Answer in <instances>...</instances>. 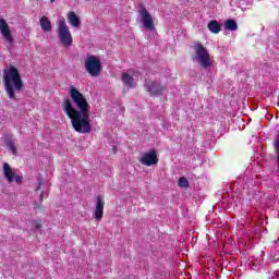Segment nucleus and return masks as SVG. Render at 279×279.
I'll use <instances>...</instances> for the list:
<instances>
[{"label":"nucleus","instance_id":"nucleus-1","mask_svg":"<svg viewBox=\"0 0 279 279\" xmlns=\"http://www.w3.org/2000/svg\"><path fill=\"white\" fill-rule=\"evenodd\" d=\"M71 99L65 98L61 105V108L70 119L72 128L78 134H90V105L86 99V96L77 90L74 86L70 87L69 90ZM73 104L76 108L73 107Z\"/></svg>","mask_w":279,"mask_h":279},{"label":"nucleus","instance_id":"nucleus-2","mask_svg":"<svg viewBox=\"0 0 279 279\" xmlns=\"http://www.w3.org/2000/svg\"><path fill=\"white\" fill-rule=\"evenodd\" d=\"M3 84L9 99L16 101V93H21L25 88L19 68L11 65L3 70Z\"/></svg>","mask_w":279,"mask_h":279},{"label":"nucleus","instance_id":"nucleus-3","mask_svg":"<svg viewBox=\"0 0 279 279\" xmlns=\"http://www.w3.org/2000/svg\"><path fill=\"white\" fill-rule=\"evenodd\" d=\"M193 49L195 54L192 57V60L198 62L202 69H210V66H213V61L210 60V52H208V49H206L199 41L194 43Z\"/></svg>","mask_w":279,"mask_h":279},{"label":"nucleus","instance_id":"nucleus-4","mask_svg":"<svg viewBox=\"0 0 279 279\" xmlns=\"http://www.w3.org/2000/svg\"><path fill=\"white\" fill-rule=\"evenodd\" d=\"M84 66L85 71L92 77H99V75H101V71H104V68L101 66V60L95 54L87 56L84 62Z\"/></svg>","mask_w":279,"mask_h":279},{"label":"nucleus","instance_id":"nucleus-5","mask_svg":"<svg viewBox=\"0 0 279 279\" xmlns=\"http://www.w3.org/2000/svg\"><path fill=\"white\" fill-rule=\"evenodd\" d=\"M59 40L63 47H71L73 45V36L71 35V31H69L64 17L59 21Z\"/></svg>","mask_w":279,"mask_h":279},{"label":"nucleus","instance_id":"nucleus-6","mask_svg":"<svg viewBox=\"0 0 279 279\" xmlns=\"http://www.w3.org/2000/svg\"><path fill=\"white\" fill-rule=\"evenodd\" d=\"M144 88L149 93L150 97H160L167 90V86L160 81H148L145 83Z\"/></svg>","mask_w":279,"mask_h":279},{"label":"nucleus","instance_id":"nucleus-7","mask_svg":"<svg viewBox=\"0 0 279 279\" xmlns=\"http://www.w3.org/2000/svg\"><path fill=\"white\" fill-rule=\"evenodd\" d=\"M138 14H140V22L142 23L143 28L148 29L149 32L154 31L155 29L154 17L151 16V13L147 11V8H145V5L143 4L140 5Z\"/></svg>","mask_w":279,"mask_h":279},{"label":"nucleus","instance_id":"nucleus-8","mask_svg":"<svg viewBox=\"0 0 279 279\" xmlns=\"http://www.w3.org/2000/svg\"><path fill=\"white\" fill-rule=\"evenodd\" d=\"M138 161L141 162V165H145V167L158 165V153H156V149L143 153L142 156L138 158Z\"/></svg>","mask_w":279,"mask_h":279},{"label":"nucleus","instance_id":"nucleus-9","mask_svg":"<svg viewBox=\"0 0 279 279\" xmlns=\"http://www.w3.org/2000/svg\"><path fill=\"white\" fill-rule=\"evenodd\" d=\"M0 32L2 34V38L8 41L9 45H14V37H12V31H10V25L5 19L0 17Z\"/></svg>","mask_w":279,"mask_h":279},{"label":"nucleus","instance_id":"nucleus-10","mask_svg":"<svg viewBox=\"0 0 279 279\" xmlns=\"http://www.w3.org/2000/svg\"><path fill=\"white\" fill-rule=\"evenodd\" d=\"M3 174L7 178L8 182H16V184H23V177L22 175H14V171L10 167V163H3Z\"/></svg>","mask_w":279,"mask_h":279},{"label":"nucleus","instance_id":"nucleus-11","mask_svg":"<svg viewBox=\"0 0 279 279\" xmlns=\"http://www.w3.org/2000/svg\"><path fill=\"white\" fill-rule=\"evenodd\" d=\"M94 219L101 221L104 219V198L101 196H96V208L94 210Z\"/></svg>","mask_w":279,"mask_h":279},{"label":"nucleus","instance_id":"nucleus-12","mask_svg":"<svg viewBox=\"0 0 279 279\" xmlns=\"http://www.w3.org/2000/svg\"><path fill=\"white\" fill-rule=\"evenodd\" d=\"M121 80L126 88H136V82H134V76L130 75V73H122Z\"/></svg>","mask_w":279,"mask_h":279},{"label":"nucleus","instance_id":"nucleus-13","mask_svg":"<svg viewBox=\"0 0 279 279\" xmlns=\"http://www.w3.org/2000/svg\"><path fill=\"white\" fill-rule=\"evenodd\" d=\"M39 23L43 32H46V33L51 32L52 29L51 21H49V17H47V15L41 16L39 20Z\"/></svg>","mask_w":279,"mask_h":279},{"label":"nucleus","instance_id":"nucleus-14","mask_svg":"<svg viewBox=\"0 0 279 279\" xmlns=\"http://www.w3.org/2000/svg\"><path fill=\"white\" fill-rule=\"evenodd\" d=\"M207 28L209 32H211V34H219V32H221V24L217 20H211L207 24Z\"/></svg>","mask_w":279,"mask_h":279},{"label":"nucleus","instance_id":"nucleus-15","mask_svg":"<svg viewBox=\"0 0 279 279\" xmlns=\"http://www.w3.org/2000/svg\"><path fill=\"white\" fill-rule=\"evenodd\" d=\"M68 21L70 25H72V27H80V17L77 16V14H75V12L70 11L68 13Z\"/></svg>","mask_w":279,"mask_h":279},{"label":"nucleus","instance_id":"nucleus-16","mask_svg":"<svg viewBox=\"0 0 279 279\" xmlns=\"http://www.w3.org/2000/svg\"><path fill=\"white\" fill-rule=\"evenodd\" d=\"M225 27L229 32H236L239 29V24H236V21L230 19L226 21Z\"/></svg>","mask_w":279,"mask_h":279},{"label":"nucleus","instance_id":"nucleus-17","mask_svg":"<svg viewBox=\"0 0 279 279\" xmlns=\"http://www.w3.org/2000/svg\"><path fill=\"white\" fill-rule=\"evenodd\" d=\"M7 147L8 149H10L13 156H16V146H14V141H12V136H9L7 138Z\"/></svg>","mask_w":279,"mask_h":279},{"label":"nucleus","instance_id":"nucleus-18","mask_svg":"<svg viewBox=\"0 0 279 279\" xmlns=\"http://www.w3.org/2000/svg\"><path fill=\"white\" fill-rule=\"evenodd\" d=\"M178 186H180L181 189H189V179L181 177L178 181Z\"/></svg>","mask_w":279,"mask_h":279},{"label":"nucleus","instance_id":"nucleus-19","mask_svg":"<svg viewBox=\"0 0 279 279\" xmlns=\"http://www.w3.org/2000/svg\"><path fill=\"white\" fill-rule=\"evenodd\" d=\"M272 147L277 154V160L279 162V132H278L277 138L272 143Z\"/></svg>","mask_w":279,"mask_h":279},{"label":"nucleus","instance_id":"nucleus-20","mask_svg":"<svg viewBox=\"0 0 279 279\" xmlns=\"http://www.w3.org/2000/svg\"><path fill=\"white\" fill-rule=\"evenodd\" d=\"M36 192L40 191V193H43V191H45V183H43V179H39L37 187L35 190Z\"/></svg>","mask_w":279,"mask_h":279},{"label":"nucleus","instance_id":"nucleus-21","mask_svg":"<svg viewBox=\"0 0 279 279\" xmlns=\"http://www.w3.org/2000/svg\"><path fill=\"white\" fill-rule=\"evenodd\" d=\"M33 228H35V230H40L43 228V225L39 221H34Z\"/></svg>","mask_w":279,"mask_h":279},{"label":"nucleus","instance_id":"nucleus-22","mask_svg":"<svg viewBox=\"0 0 279 279\" xmlns=\"http://www.w3.org/2000/svg\"><path fill=\"white\" fill-rule=\"evenodd\" d=\"M43 199H45V191H41L39 194V202L43 204Z\"/></svg>","mask_w":279,"mask_h":279},{"label":"nucleus","instance_id":"nucleus-23","mask_svg":"<svg viewBox=\"0 0 279 279\" xmlns=\"http://www.w3.org/2000/svg\"><path fill=\"white\" fill-rule=\"evenodd\" d=\"M50 3H56V0H50Z\"/></svg>","mask_w":279,"mask_h":279}]
</instances>
